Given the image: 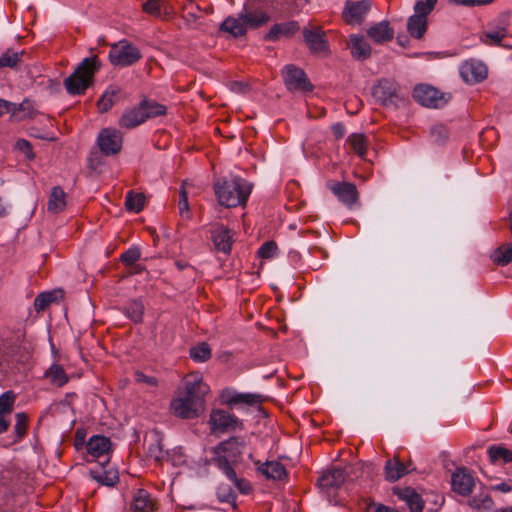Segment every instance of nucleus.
<instances>
[{
	"mask_svg": "<svg viewBox=\"0 0 512 512\" xmlns=\"http://www.w3.org/2000/svg\"><path fill=\"white\" fill-rule=\"evenodd\" d=\"M209 386L199 373H190L184 378V388L171 400V413L181 419H194L205 410V397Z\"/></svg>",
	"mask_w": 512,
	"mask_h": 512,
	"instance_id": "f257e3e1",
	"label": "nucleus"
},
{
	"mask_svg": "<svg viewBox=\"0 0 512 512\" xmlns=\"http://www.w3.org/2000/svg\"><path fill=\"white\" fill-rule=\"evenodd\" d=\"M251 190L252 185L241 177L222 179L214 183L218 203L227 208L244 206Z\"/></svg>",
	"mask_w": 512,
	"mask_h": 512,
	"instance_id": "f03ea898",
	"label": "nucleus"
},
{
	"mask_svg": "<svg viewBox=\"0 0 512 512\" xmlns=\"http://www.w3.org/2000/svg\"><path fill=\"white\" fill-rule=\"evenodd\" d=\"M101 62L96 55L84 58L74 72L64 80V87L70 95H83L93 86L95 74L100 70Z\"/></svg>",
	"mask_w": 512,
	"mask_h": 512,
	"instance_id": "7ed1b4c3",
	"label": "nucleus"
},
{
	"mask_svg": "<svg viewBox=\"0 0 512 512\" xmlns=\"http://www.w3.org/2000/svg\"><path fill=\"white\" fill-rule=\"evenodd\" d=\"M269 20V14L263 9H254L242 12L238 17L228 16L220 24L219 30L239 38L245 36L248 29H257Z\"/></svg>",
	"mask_w": 512,
	"mask_h": 512,
	"instance_id": "20e7f679",
	"label": "nucleus"
},
{
	"mask_svg": "<svg viewBox=\"0 0 512 512\" xmlns=\"http://www.w3.org/2000/svg\"><path fill=\"white\" fill-rule=\"evenodd\" d=\"M142 58L138 47L127 40L112 44L108 59L113 66L128 67L137 63Z\"/></svg>",
	"mask_w": 512,
	"mask_h": 512,
	"instance_id": "39448f33",
	"label": "nucleus"
},
{
	"mask_svg": "<svg viewBox=\"0 0 512 512\" xmlns=\"http://www.w3.org/2000/svg\"><path fill=\"white\" fill-rule=\"evenodd\" d=\"M375 100L384 107H397L405 99L401 95L398 83L393 79L382 78L372 89Z\"/></svg>",
	"mask_w": 512,
	"mask_h": 512,
	"instance_id": "423d86ee",
	"label": "nucleus"
},
{
	"mask_svg": "<svg viewBox=\"0 0 512 512\" xmlns=\"http://www.w3.org/2000/svg\"><path fill=\"white\" fill-rule=\"evenodd\" d=\"M246 448V441L243 437L233 436L220 442L215 448V463L220 469V460H226L228 465L238 463Z\"/></svg>",
	"mask_w": 512,
	"mask_h": 512,
	"instance_id": "0eeeda50",
	"label": "nucleus"
},
{
	"mask_svg": "<svg viewBox=\"0 0 512 512\" xmlns=\"http://www.w3.org/2000/svg\"><path fill=\"white\" fill-rule=\"evenodd\" d=\"M282 77L286 88L290 91L311 92L313 85L303 69L288 64L283 68Z\"/></svg>",
	"mask_w": 512,
	"mask_h": 512,
	"instance_id": "6e6552de",
	"label": "nucleus"
},
{
	"mask_svg": "<svg viewBox=\"0 0 512 512\" xmlns=\"http://www.w3.org/2000/svg\"><path fill=\"white\" fill-rule=\"evenodd\" d=\"M413 98L422 106L429 108H440L444 106L449 99L438 89L426 84H420L414 88Z\"/></svg>",
	"mask_w": 512,
	"mask_h": 512,
	"instance_id": "1a4fd4ad",
	"label": "nucleus"
},
{
	"mask_svg": "<svg viewBox=\"0 0 512 512\" xmlns=\"http://www.w3.org/2000/svg\"><path fill=\"white\" fill-rule=\"evenodd\" d=\"M97 144L105 156L116 155L122 149V133L114 128H104L98 135Z\"/></svg>",
	"mask_w": 512,
	"mask_h": 512,
	"instance_id": "9d476101",
	"label": "nucleus"
},
{
	"mask_svg": "<svg viewBox=\"0 0 512 512\" xmlns=\"http://www.w3.org/2000/svg\"><path fill=\"white\" fill-rule=\"evenodd\" d=\"M327 187L341 203L349 208L358 202L359 193L353 183L330 180L327 182Z\"/></svg>",
	"mask_w": 512,
	"mask_h": 512,
	"instance_id": "9b49d317",
	"label": "nucleus"
},
{
	"mask_svg": "<svg viewBox=\"0 0 512 512\" xmlns=\"http://www.w3.org/2000/svg\"><path fill=\"white\" fill-rule=\"evenodd\" d=\"M371 9L370 0L351 1L345 3L342 17L349 25H360L365 20L366 15Z\"/></svg>",
	"mask_w": 512,
	"mask_h": 512,
	"instance_id": "f8f14e48",
	"label": "nucleus"
},
{
	"mask_svg": "<svg viewBox=\"0 0 512 512\" xmlns=\"http://www.w3.org/2000/svg\"><path fill=\"white\" fill-rule=\"evenodd\" d=\"M304 42L313 54L327 53L329 51V43L326 39L325 32L320 27L304 28L302 30Z\"/></svg>",
	"mask_w": 512,
	"mask_h": 512,
	"instance_id": "ddd939ff",
	"label": "nucleus"
},
{
	"mask_svg": "<svg viewBox=\"0 0 512 512\" xmlns=\"http://www.w3.org/2000/svg\"><path fill=\"white\" fill-rule=\"evenodd\" d=\"M212 430L219 432L235 431L242 427V422L229 412L218 409L213 410L210 415Z\"/></svg>",
	"mask_w": 512,
	"mask_h": 512,
	"instance_id": "4468645a",
	"label": "nucleus"
},
{
	"mask_svg": "<svg viewBox=\"0 0 512 512\" xmlns=\"http://www.w3.org/2000/svg\"><path fill=\"white\" fill-rule=\"evenodd\" d=\"M460 74L463 80L469 84L482 82L487 78V67L480 61H465L460 67Z\"/></svg>",
	"mask_w": 512,
	"mask_h": 512,
	"instance_id": "2eb2a0df",
	"label": "nucleus"
},
{
	"mask_svg": "<svg viewBox=\"0 0 512 512\" xmlns=\"http://www.w3.org/2000/svg\"><path fill=\"white\" fill-rule=\"evenodd\" d=\"M144 445L147 447L149 458L161 462L168 456V452L163 448V435L157 430L149 431L144 437Z\"/></svg>",
	"mask_w": 512,
	"mask_h": 512,
	"instance_id": "dca6fc26",
	"label": "nucleus"
},
{
	"mask_svg": "<svg viewBox=\"0 0 512 512\" xmlns=\"http://www.w3.org/2000/svg\"><path fill=\"white\" fill-rule=\"evenodd\" d=\"M413 470H415V467L412 465L411 461L404 463L400 460L398 455H395L392 459L386 461L384 475L387 481L395 482Z\"/></svg>",
	"mask_w": 512,
	"mask_h": 512,
	"instance_id": "f3484780",
	"label": "nucleus"
},
{
	"mask_svg": "<svg viewBox=\"0 0 512 512\" xmlns=\"http://www.w3.org/2000/svg\"><path fill=\"white\" fill-rule=\"evenodd\" d=\"M451 485L455 493L461 496H469L475 486V480L465 468H458L452 474Z\"/></svg>",
	"mask_w": 512,
	"mask_h": 512,
	"instance_id": "a211bd4d",
	"label": "nucleus"
},
{
	"mask_svg": "<svg viewBox=\"0 0 512 512\" xmlns=\"http://www.w3.org/2000/svg\"><path fill=\"white\" fill-rule=\"evenodd\" d=\"M211 238L215 249L229 255L234 242L232 231L224 225H217L211 231Z\"/></svg>",
	"mask_w": 512,
	"mask_h": 512,
	"instance_id": "6ab92c4d",
	"label": "nucleus"
},
{
	"mask_svg": "<svg viewBox=\"0 0 512 512\" xmlns=\"http://www.w3.org/2000/svg\"><path fill=\"white\" fill-rule=\"evenodd\" d=\"M366 34L375 44H384L394 38V29L390 26L389 21L383 20L371 25L366 30Z\"/></svg>",
	"mask_w": 512,
	"mask_h": 512,
	"instance_id": "aec40b11",
	"label": "nucleus"
},
{
	"mask_svg": "<svg viewBox=\"0 0 512 512\" xmlns=\"http://www.w3.org/2000/svg\"><path fill=\"white\" fill-rule=\"evenodd\" d=\"M348 47L352 57L364 61L371 56L372 48L363 36L352 34L349 36Z\"/></svg>",
	"mask_w": 512,
	"mask_h": 512,
	"instance_id": "412c9836",
	"label": "nucleus"
},
{
	"mask_svg": "<svg viewBox=\"0 0 512 512\" xmlns=\"http://www.w3.org/2000/svg\"><path fill=\"white\" fill-rule=\"evenodd\" d=\"M346 479V473L341 468H333L324 472L318 479L320 489L329 491L330 489L339 488Z\"/></svg>",
	"mask_w": 512,
	"mask_h": 512,
	"instance_id": "4be33fe9",
	"label": "nucleus"
},
{
	"mask_svg": "<svg viewBox=\"0 0 512 512\" xmlns=\"http://www.w3.org/2000/svg\"><path fill=\"white\" fill-rule=\"evenodd\" d=\"M299 23L295 20L274 24L264 36L266 41H277L281 36L292 37L299 31Z\"/></svg>",
	"mask_w": 512,
	"mask_h": 512,
	"instance_id": "5701e85b",
	"label": "nucleus"
},
{
	"mask_svg": "<svg viewBox=\"0 0 512 512\" xmlns=\"http://www.w3.org/2000/svg\"><path fill=\"white\" fill-rule=\"evenodd\" d=\"M507 34V25L503 24L501 26H497L493 30L483 32L480 35V41L483 44L490 46L512 47L510 44L503 43V40L506 38Z\"/></svg>",
	"mask_w": 512,
	"mask_h": 512,
	"instance_id": "b1692460",
	"label": "nucleus"
},
{
	"mask_svg": "<svg viewBox=\"0 0 512 512\" xmlns=\"http://www.w3.org/2000/svg\"><path fill=\"white\" fill-rule=\"evenodd\" d=\"M146 121L144 111L139 103L138 106L127 109L122 114L119 125L126 129H133Z\"/></svg>",
	"mask_w": 512,
	"mask_h": 512,
	"instance_id": "393cba45",
	"label": "nucleus"
},
{
	"mask_svg": "<svg viewBox=\"0 0 512 512\" xmlns=\"http://www.w3.org/2000/svg\"><path fill=\"white\" fill-rule=\"evenodd\" d=\"M110 447V439L102 435H94L86 443L87 452L94 458L106 455Z\"/></svg>",
	"mask_w": 512,
	"mask_h": 512,
	"instance_id": "a878e982",
	"label": "nucleus"
},
{
	"mask_svg": "<svg viewBox=\"0 0 512 512\" xmlns=\"http://www.w3.org/2000/svg\"><path fill=\"white\" fill-rule=\"evenodd\" d=\"M66 193L60 186L51 189L47 202V210L50 213L58 214L66 208Z\"/></svg>",
	"mask_w": 512,
	"mask_h": 512,
	"instance_id": "bb28decb",
	"label": "nucleus"
},
{
	"mask_svg": "<svg viewBox=\"0 0 512 512\" xmlns=\"http://www.w3.org/2000/svg\"><path fill=\"white\" fill-rule=\"evenodd\" d=\"M398 497L404 500L410 509V512H422L424 502L421 496L411 487L398 489Z\"/></svg>",
	"mask_w": 512,
	"mask_h": 512,
	"instance_id": "cd10ccee",
	"label": "nucleus"
},
{
	"mask_svg": "<svg viewBox=\"0 0 512 512\" xmlns=\"http://www.w3.org/2000/svg\"><path fill=\"white\" fill-rule=\"evenodd\" d=\"M44 378L48 379L51 385L58 388L63 387L69 381V376L63 366L56 363L45 370Z\"/></svg>",
	"mask_w": 512,
	"mask_h": 512,
	"instance_id": "c85d7f7f",
	"label": "nucleus"
},
{
	"mask_svg": "<svg viewBox=\"0 0 512 512\" xmlns=\"http://www.w3.org/2000/svg\"><path fill=\"white\" fill-rule=\"evenodd\" d=\"M220 461V470L235 484L239 491L243 494L250 493L252 491L250 483L243 478H238L234 468L232 465H228L226 460L223 459Z\"/></svg>",
	"mask_w": 512,
	"mask_h": 512,
	"instance_id": "c756f323",
	"label": "nucleus"
},
{
	"mask_svg": "<svg viewBox=\"0 0 512 512\" xmlns=\"http://www.w3.org/2000/svg\"><path fill=\"white\" fill-rule=\"evenodd\" d=\"M154 506V501L149 492L144 489H139L133 498L131 509L133 512H152Z\"/></svg>",
	"mask_w": 512,
	"mask_h": 512,
	"instance_id": "7c9ffc66",
	"label": "nucleus"
},
{
	"mask_svg": "<svg viewBox=\"0 0 512 512\" xmlns=\"http://www.w3.org/2000/svg\"><path fill=\"white\" fill-rule=\"evenodd\" d=\"M258 470L267 478L273 480H284L288 476L285 466L276 461H268L262 464Z\"/></svg>",
	"mask_w": 512,
	"mask_h": 512,
	"instance_id": "2f4dec72",
	"label": "nucleus"
},
{
	"mask_svg": "<svg viewBox=\"0 0 512 512\" xmlns=\"http://www.w3.org/2000/svg\"><path fill=\"white\" fill-rule=\"evenodd\" d=\"M120 89L109 86L97 101V108L100 113L108 112L115 104Z\"/></svg>",
	"mask_w": 512,
	"mask_h": 512,
	"instance_id": "473e14b6",
	"label": "nucleus"
},
{
	"mask_svg": "<svg viewBox=\"0 0 512 512\" xmlns=\"http://www.w3.org/2000/svg\"><path fill=\"white\" fill-rule=\"evenodd\" d=\"M24 51H15L14 49L8 48L0 55V69L10 68L17 69L23 61Z\"/></svg>",
	"mask_w": 512,
	"mask_h": 512,
	"instance_id": "72a5a7b5",
	"label": "nucleus"
},
{
	"mask_svg": "<svg viewBox=\"0 0 512 512\" xmlns=\"http://www.w3.org/2000/svg\"><path fill=\"white\" fill-rule=\"evenodd\" d=\"M491 463L507 464L512 462V451L502 445H492L487 450Z\"/></svg>",
	"mask_w": 512,
	"mask_h": 512,
	"instance_id": "f704fd0d",
	"label": "nucleus"
},
{
	"mask_svg": "<svg viewBox=\"0 0 512 512\" xmlns=\"http://www.w3.org/2000/svg\"><path fill=\"white\" fill-rule=\"evenodd\" d=\"M144 304L139 299L131 300L124 307L123 312L135 324L142 323L144 315Z\"/></svg>",
	"mask_w": 512,
	"mask_h": 512,
	"instance_id": "c9c22d12",
	"label": "nucleus"
},
{
	"mask_svg": "<svg viewBox=\"0 0 512 512\" xmlns=\"http://www.w3.org/2000/svg\"><path fill=\"white\" fill-rule=\"evenodd\" d=\"M427 30V19H424L417 15H412L407 21L408 33L416 38L421 39Z\"/></svg>",
	"mask_w": 512,
	"mask_h": 512,
	"instance_id": "e433bc0d",
	"label": "nucleus"
},
{
	"mask_svg": "<svg viewBox=\"0 0 512 512\" xmlns=\"http://www.w3.org/2000/svg\"><path fill=\"white\" fill-rule=\"evenodd\" d=\"M347 143L351 149L361 158H364L367 152V138L362 133H353L348 136Z\"/></svg>",
	"mask_w": 512,
	"mask_h": 512,
	"instance_id": "4c0bfd02",
	"label": "nucleus"
},
{
	"mask_svg": "<svg viewBox=\"0 0 512 512\" xmlns=\"http://www.w3.org/2000/svg\"><path fill=\"white\" fill-rule=\"evenodd\" d=\"M145 119L154 118L157 116L165 115L167 112L166 106L156 102L155 100L143 99L140 102Z\"/></svg>",
	"mask_w": 512,
	"mask_h": 512,
	"instance_id": "58836bf2",
	"label": "nucleus"
},
{
	"mask_svg": "<svg viewBox=\"0 0 512 512\" xmlns=\"http://www.w3.org/2000/svg\"><path fill=\"white\" fill-rule=\"evenodd\" d=\"M29 427V417L25 412H19L15 414V426H14V443L20 442L27 434Z\"/></svg>",
	"mask_w": 512,
	"mask_h": 512,
	"instance_id": "ea45409f",
	"label": "nucleus"
},
{
	"mask_svg": "<svg viewBox=\"0 0 512 512\" xmlns=\"http://www.w3.org/2000/svg\"><path fill=\"white\" fill-rule=\"evenodd\" d=\"M492 261L500 266H506L512 262V242L498 247L491 256Z\"/></svg>",
	"mask_w": 512,
	"mask_h": 512,
	"instance_id": "a19ab883",
	"label": "nucleus"
},
{
	"mask_svg": "<svg viewBox=\"0 0 512 512\" xmlns=\"http://www.w3.org/2000/svg\"><path fill=\"white\" fill-rule=\"evenodd\" d=\"M189 356L195 362H206L212 356L211 348L208 343L200 342L190 348Z\"/></svg>",
	"mask_w": 512,
	"mask_h": 512,
	"instance_id": "79ce46f5",
	"label": "nucleus"
},
{
	"mask_svg": "<svg viewBox=\"0 0 512 512\" xmlns=\"http://www.w3.org/2000/svg\"><path fill=\"white\" fill-rule=\"evenodd\" d=\"M493 504V500L487 492H481L468 500V505L478 511L490 510Z\"/></svg>",
	"mask_w": 512,
	"mask_h": 512,
	"instance_id": "37998d69",
	"label": "nucleus"
},
{
	"mask_svg": "<svg viewBox=\"0 0 512 512\" xmlns=\"http://www.w3.org/2000/svg\"><path fill=\"white\" fill-rule=\"evenodd\" d=\"M145 205V196L143 193H135L129 191L125 198V207L128 211L140 212L143 210Z\"/></svg>",
	"mask_w": 512,
	"mask_h": 512,
	"instance_id": "c03bdc74",
	"label": "nucleus"
},
{
	"mask_svg": "<svg viewBox=\"0 0 512 512\" xmlns=\"http://www.w3.org/2000/svg\"><path fill=\"white\" fill-rule=\"evenodd\" d=\"M263 401V398L259 394L252 393H236L227 402L228 404H247L255 405Z\"/></svg>",
	"mask_w": 512,
	"mask_h": 512,
	"instance_id": "a18cd8bd",
	"label": "nucleus"
},
{
	"mask_svg": "<svg viewBox=\"0 0 512 512\" xmlns=\"http://www.w3.org/2000/svg\"><path fill=\"white\" fill-rule=\"evenodd\" d=\"M16 395L13 391H6L0 395V414L9 417L14 409Z\"/></svg>",
	"mask_w": 512,
	"mask_h": 512,
	"instance_id": "49530a36",
	"label": "nucleus"
},
{
	"mask_svg": "<svg viewBox=\"0 0 512 512\" xmlns=\"http://www.w3.org/2000/svg\"><path fill=\"white\" fill-rule=\"evenodd\" d=\"M57 300V292H43L36 296L34 308L37 312L44 311L51 303Z\"/></svg>",
	"mask_w": 512,
	"mask_h": 512,
	"instance_id": "de8ad7c7",
	"label": "nucleus"
},
{
	"mask_svg": "<svg viewBox=\"0 0 512 512\" xmlns=\"http://www.w3.org/2000/svg\"><path fill=\"white\" fill-rule=\"evenodd\" d=\"M37 115V111L34 108L33 103L24 99L20 104H18V116L17 121H22L25 119H33Z\"/></svg>",
	"mask_w": 512,
	"mask_h": 512,
	"instance_id": "09e8293b",
	"label": "nucleus"
},
{
	"mask_svg": "<svg viewBox=\"0 0 512 512\" xmlns=\"http://www.w3.org/2000/svg\"><path fill=\"white\" fill-rule=\"evenodd\" d=\"M437 1L438 0H418L414 6L415 15L427 19V15L433 11Z\"/></svg>",
	"mask_w": 512,
	"mask_h": 512,
	"instance_id": "8fccbe9b",
	"label": "nucleus"
},
{
	"mask_svg": "<svg viewBox=\"0 0 512 512\" xmlns=\"http://www.w3.org/2000/svg\"><path fill=\"white\" fill-rule=\"evenodd\" d=\"M185 182L181 185V189L179 191V201H178V208L179 213L181 217L189 219L190 218V208H189V202H188V195L185 190Z\"/></svg>",
	"mask_w": 512,
	"mask_h": 512,
	"instance_id": "3c124183",
	"label": "nucleus"
},
{
	"mask_svg": "<svg viewBox=\"0 0 512 512\" xmlns=\"http://www.w3.org/2000/svg\"><path fill=\"white\" fill-rule=\"evenodd\" d=\"M92 477L106 486H113L119 481V477L115 472H92Z\"/></svg>",
	"mask_w": 512,
	"mask_h": 512,
	"instance_id": "603ef678",
	"label": "nucleus"
},
{
	"mask_svg": "<svg viewBox=\"0 0 512 512\" xmlns=\"http://www.w3.org/2000/svg\"><path fill=\"white\" fill-rule=\"evenodd\" d=\"M141 257V252L138 247H131L120 256V261L125 266H133Z\"/></svg>",
	"mask_w": 512,
	"mask_h": 512,
	"instance_id": "864d4df0",
	"label": "nucleus"
},
{
	"mask_svg": "<svg viewBox=\"0 0 512 512\" xmlns=\"http://www.w3.org/2000/svg\"><path fill=\"white\" fill-rule=\"evenodd\" d=\"M277 250L278 247L274 241H267L260 246L257 253L260 258L269 259L276 255Z\"/></svg>",
	"mask_w": 512,
	"mask_h": 512,
	"instance_id": "5fc2aeb1",
	"label": "nucleus"
},
{
	"mask_svg": "<svg viewBox=\"0 0 512 512\" xmlns=\"http://www.w3.org/2000/svg\"><path fill=\"white\" fill-rule=\"evenodd\" d=\"M162 3L161 0H147L142 4V9L151 16L159 17L161 15Z\"/></svg>",
	"mask_w": 512,
	"mask_h": 512,
	"instance_id": "6e6d98bb",
	"label": "nucleus"
},
{
	"mask_svg": "<svg viewBox=\"0 0 512 512\" xmlns=\"http://www.w3.org/2000/svg\"><path fill=\"white\" fill-rule=\"evenodd\" d=\"M15 148L22 152L29 160H33L35 158V153L33 152L32 144L28 140H17L15 143Z\"/></svg>",
	"mask_w": 512,
	"mask_h": 512,
	"instance_id": "4d7b16f0",
	"label": "nucleus"
},
{
	"mask_svg": "<svg viewBox=\"0 0 512 512\" xmlns=\"http://www.w3.org/2000/svg\"><path fill=\"white\" fill-rule=\"evenodd\" d=\"M218 499L221 501V502H226V503H233L235 502V499H236V495L234 493V491L232 490L231 487L227 486V487H220L218 489Z\"/></svg>",
	"mask_w": 512,
	"mask_h": 512,
	"instance_id": "13d9d810",
	"label": "nucleus"
},
{
	"mask_svg": "<svg viewBox=\"0 0 512 512\" xmlns=\"http://www.w3.org/2000/svg\"><path fill=\"white\" fill-rule=\"evenodd\" d=\"M0 109L2 110V113H10L11 117L17 120L18 116V104L12 103L10 101L0 99Z\"/></svg>",
	"mask_w": 512,
	"mask_h": 512,
	"instance_id": "bf43d9fd",
	"label": "nucleus"
},
{
	"mask_svg": "<svg viewBox=\"0 0 512 512\" xmlns=\"http://www.w3.org/2000/svg\"><path fill=\"white\" fill-rule=\"evenodd\" d=\"M494 0H449V2L455 4V5H461L466 7H474V6H481V5H487L492 3Z\"/></svg>",
	"mask_w": 512,
	"mask_h": 512,
	"instance_id": "052dcab7",
	"label": "nucleus"
},
{
	"mask_svg": "<svg viewBox=\"0 0 512 512\" xmlns=\"http://www.w3.org/2000/svg\"><path fill=\"white\" fill-rule=\"evenodd\" d=\"M135 380L138 383H144L148 386L155 387L158 384L157 378L153 376L145 375L143 372H136L135 374Z\"/></svg>",
	"mask_w": 512,
	"mask_h": 512,
	"instance_id": "680f3d73",
	"label": "nucleus"
},
{
	"mask_svg": "<svg viewBox=\"0 0 512 512\" xmlns=\"http://www.w3.org/2000/svg\"><path fill=\"white\" fill-rule=\"evenodd\" d=\"M431 135L436 141H444L448 138V130L443 125H437L431 129Z\"/></svg>",
	"mask_w": 512,
	"mask_h": 512,
	"instance_id": "e2e57ef3",
	"label": "nucleus"
},
{
	"mask_svg": "<svg viewBox=\"0 0 512 512\" xmlns=\"http://www.w3.org/2000/svg\"><path fill=\"white\" fill-rule=\"evenodd\" d=\"M86 432L84 429H77L74 436V446L80 450L85 444Z\"/></svg>",
	"mask_w": 512,
	"mask_h": 512,
	"instance_id": "0e129e2a",
	"label": "nucleus"
},
{
	"mask_svg": "<svg viewBox=\"0 0 512 512\" xmlns=\"http://www.w3.org/2000/svg\"><path fill=\"white\" fill-rule=\"evenodd\" d=\"M331 130L336 139L343 138L346 132L344 124L340 122L333 124Z\"/></svg>",
	"mask_w": 512,
	"mask_h": 512,
	"instance_id": "69168bd1",
	"label": "nucleus"
},
{
	"mask_svg": "<svg viewBox=\"0 0 512 512\" xmlns=\"http://www.w3.org/2000/svg\"><path fill=\"white\" fill-rule=\"evenodd\" d=\"M10 426V421L7 419L6 416L0 414V434L5 433Z\"/></svg>",
	"mask_w": 512,
	"mask_h": 512,
	"instance_id": "338daca9",
	"label": "nucleus"
},
{
	"mask_svg": "<svg viewBox=\"0 0 512 512\" xmlns=\"http://www.w3.org/2000/svg\"><path fill=\"white\" fill-rule=\"evenodd\" d=\"M375 512H399L398 510L396 509H393L389 506H386V505H383V504H379L377 506V508L375 509Z\"/></svg>",
	"mask_w": 512,
	"mask_h": 512,
	"instance_id": "774afa93",
	"label": "nucleus"
}]
</instances>
